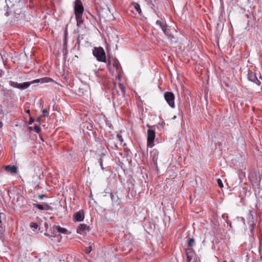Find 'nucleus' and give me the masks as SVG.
<instances>
[{
	"instance_id": "nucleus-3",
	"label": "nucleus",
	"mask_w": 262,
	"mask_h": 262,
	"mask_svg": "<svg viewBox=\"0 0 262 262\" xmlns=\"http://www.w3.org/2000/svg\"><path fill=\"white\" fill-rule=\"evenodd\" d=\"M93 53L98 61L100 62L106 61L105 53L102 47L95 48Z\"/></svg>"
},
{
	"instance_id": "nucleus-41",
	"label": "nucleus",
	"mask_w": 262,
	"mask_h": 262,
	"mask_svg": "<svg viewBox=\"0 0 262 262\" xmlns=\"http://www.w3.org/2000/svg\"><path fill=\"white\" fill-rule=\"evenodd\" d=\"M109 64H110V63H107V67H108V68H109ZM111 66L110 65V67Z\"/></svg>"
},
{
	"instance_id": "nucleus-12",
	"label": "nucleus",
	"mask_w": 262,
	"mask_h": 262,
	"mask_svg": "<svg viewBox=\"0 0 262 262\" xmlns=\"http://www.w3.org/2000/svg\"><path fill=\"white\" fill-rule=\"evenodd\" d=\"M5 170L10 172L11 174H14L17 172V168L15 165H8L5 166Z\"/></svg>"
},
{
	"instance_id": "nucleus-25",
	"label": "nucleus",
	"mask_w": 262,
	"mask_h": 262,
	"mask_svg": "<svg viewBox=\"0 0 262 262\" xmlns=\"http://www.w3.org/2000/svg\"><path fill=\"white\" fill-rule=\"evenodd\" d=\"M119 87L121 91H122V94H124L125 92V88L124 86V85L122 83H119Z\"/></svg>"
},
{
	"instance_id": "nucleus-16",
	"label": "nucleus",
	"mask_w": 262,
	"mask_h": 262,
	"mask_svg": "<svg viewBox=\"0 0 262 262\" xmlns=\"http://www.w3.org/2000/svg\"><path fill=\"white\" fill-rule=\"evenodd\" d=\"M187 259L189 262L191 261L193 259V252L191 249H187L186 250Z\"/></svg>"
},
{
	"instance_id": "nucleus-42",
	"label": "nucleus",
	"mask_w": 262,
	"mask_h": 262,
	"mask_svg": "<svg viewBox=\"0 0 262 262\" xmlns=\"http://www.w3.org/2000/svg\"><path fill=\"white\" fill-rule=\"evenodd\" d=\"M109 64H110V63H107V67H108V68H109ZM111 66L110 65V67Z\"/></svg>"
},
{
	"instance_id": "nucleus-13",
	"label": "nucleus",
	"mask_w": 262,
	"mask_h": 262,
	"mask_svg": "<svg viewBox=\"0 0 262 262\" xmlns=\"http://www.w3.org/2000/svg\"><path fill=\"white\" fill-rule=\"evenodd\" d=\"M90 230L89 227L84 224H80L78 227L77 228V233L81 234L85 231H89Z\"/></svg>"
},
{
	"instance_id": "nucleus-9",
	"label": "nucleus",
	"mask_w": 262,
	"mask_h": 262,
	"mask_svg": "<svg viewBox=\"0 0 262 262\" xmlns=\"http://www.w3.org/2000/svg\"><path fill=\"white\" fill-rule=\"evenodd\" d=\"M112 200V204L113 207H119L121 202V200L116 193L111 192L110 193Z\"/></svg>"
},
{
	"instance_id": "nucleus-4",
	"label": "nucleus",
	"mask_w": 262,
	"mask_h": 262,
	"mask_svg": "<svg viewBox=\"0 0 262 262\" xmlns=\"http://www.w3.org/2000/svg\"><path fill=\"white\" fill-rule=\"evenodd\" d=\"M109 70L113 76H115L118 80L120 79L121 74L119 63L118 61H114L112 66L109 67Z\"/></svg>"
},
{
	"instance_id": "nucleus-19",
	"label": "nucleus",
	"mask_w": 262,
	"mask_h": 262,
	"mask_svg": "<svg viewBox=\"0 0 262 262\" xmlns=\"http://www.w3.org/2000/svg\"><path fill=\"white\" fill-rule=\"evenodd\" d=\"M132 6L136 10L137 12H138L139 14H140L141 13V9L139 4L137 3H133Z\"/></svg>"
},
{
	"instance_id": "nucleus-5",
	"label": "nucleus",
	"mask_w": 262,
	"mask_h": 262,
	"mask_svg": "<svg viewBox=\"0 0 262 262\" xmlns=\"http://www.w3.org/2000/svg\"><path fill=\"white\" fill-rule=\"evenodd\" d=\"M164 98L171 108L174 107V95L172 92H165L164 93Z\"/></svg>"
},
{
	"instance_id": "nucleus-32",
	"label": "nucleus",
	"mask_w": 262,
	"mask_h": 262,
	"mask_svg": "<svg viewBox=\"0 0 262 262\" xmlns=\"http://www.w3.org/2000/svg\"><path fill=\"white\" fill-rule=\"evenodd\" d=\"M40 81V79H36V80H34L33 81H29V82H32V84H34L35 83H38Z\"/></svg>"
},
{
	"instance_id": "nucleus-26",
	"label": "nucleus",
	"mask_w": 262,
	"mask_h": 262,
	"mask_svg": "<svg viewBox=\"0 0 262 262\" xmlns=\"http://www.w3.org/2000/svg\"><path fill=\"white\" fill-rule=\"evenodd\" d=\"M216 182H217V183L219 186L220 188H223V186H224L223 184L222 183V180L220 179H217L216 180Z\"/></svg>"
},
{
	"instance_id": "nucleus-6",
	"label": "nucleus",
	"mask_w": 262,
	"mask_h": 262,
	"mask_svg": "<svg viewBox=\"0 0 262 262\" xmlns=\"http://www.w3.org/2000/svg\"><path fill=\"white\" fill-rule=\"evenodd\" d=\"M155 130L149 129L147 130V144L148 147H152L154 146V142L155 139Z\"/></svg>"
},
{
	"instance_id": "nucleus-45",
	"label": "nucleus",
	"mask_w": 262,
	"mask_h": 262,
	"mask_svg": "<svg viewBox=\"0 0 262 262\" xmlns=\"http://www.w3.org/2000/svg\"><path fill=\"white\" fill-rule=\"evenodd\" d=\"M45 225L46 226H47V225H46V223H45Z\"/></svg>"
},
{
	"instance_id": "nucleus-30",
	"label": "nucleus",
	"mask_w": 262,
	"mask_h": 262,
	"mask_svg": "<svg viewBox=\"0 0 262 262\" xmlns=\"http://www.w3.org/2000/svg\"><path fill=\"white\" fill-rule=\"evenodd\" d=\"M99 162L100 163V165L101 166V168L102 169V170H104V168L103 166V164H102V159L101 158H100L99 159Z\"/></svg>"
},
{
	"instance_id": "nucleus-34",
	"label": "nucleus",
	"mask_w": 262,
	"mask_h": 262,
	"mask_svg": "<svg viewBox=\"0 0 262 262\" xmlns=\"http://www.w3.org/2000/svg\"><path fill=\"white\" fill-rule=\"evenodd\" d=\"M106 124L109 127V128H113V125L110 122H106Z\"/></svg>"
},
{
	"instance_id": "nucleus-24",
	"label": "nucleus",
	"mask_w": 262,
	"mask_h": 262,
	"mask_svg": "<svg viewBox=\"0 0 262 262\" xmlns=\"http://www.w3.org/2000/svg\"><path fill=\"white\" fill-rule=\"evenodd\" d=\"M194 239L193 238H191L189 239L188 242V245L189 247H192L194 245Z\"/></svg>"
},
{
	"instance_id": "nucleus-35",
	"label": "nucleus",
	"mask_w": 262,
	"mask_h": 262,
	"mask_svg": "<svg viewBox=\"0 0 262 262\" xmlns=\"http://www.w3.org/2000/svg\"><path fill=\"white\" fill-rule=\"evenodd\" d=\"M2 221L0 220V231H1L2 230Z\"/></svg>"
},
{
	"instance_id": "nucleus-14",
	"label": "nucleus",
	"mask_w": 262,
	"mask_h": 262,
	"mask_svg": "<svg viewBox=\"0 0 262 262\" xmlns=\"http://www.w3.org/2000/svg\"><path fill=\"white\" fill-rule=\"evenodd\" d=\"M74 220L77 222H81L84 218V212L82 210L77 212L74 216Z\"/></svg>"
},
{
	"instance_id": "nucleus-46",
	"label": "nucleus",
	"mask_w": 262,
	"mask_h": 262,
	"mask_svg": "<svg viewBox=\"0 0 262 262\" xmlns=\"http://www.w3.org/2000/svg\"><path fill=\"white\" fill-rule=\"evenodd\" d=\"M45 225L46 226H47V225H46V223H45Z\"/></svg>"
},
{
	"instance_id": "nucleus-28",
	"label": "nucleus",
	"mask_w": 262,
	"mask_h": 262,
	"mask_svg": "<svg viewBox=\"0 0 262 262\" xmlns=\"http://www.w3.org/2000/svg\"><path fill=\"white\" fill-rule=\"evenodd\" d=\"M34 130L36 133H39L40 131V128L39 126L35 125L34 126Z\"/></svg>"
},
{
	"instance_id": "nucleus-44",
	"label": "nucleus",
	"mask_w": 262,
	"mask_h": 262,
	"mask_svg": "<svg viewBox=\"0 0 262 262\" xmlns=\"http://www.w3.org/2000/svg\"><path fill=\"white\" fill-rule=\"evenodd\" d=\"M230 262H234L233 260H231Z\"/></svg>"
},
{
	"instance_id": "nucleus-23",
	"label": "nucleus",
	"mask_w": 262,
	"mask_h": 262,
	"mask_svg": "<svg viewBox=\"0 0 262 262\" xmlns=\"http://www.w3.org/2000/svg\"><path fill=\"white\" fill-rule=\"evenodd\" d=\"M30 227L31 228L33 229V230L37 229L38 227V225L37 223L34 222H32L30 223Z\"/></svg>"
},
{
	"instance_id": "nucleus-10",
	"label": "nucleus",
	"mask_w": 262,
	"mask_h": 262,
	"mask_svg": "<svg viewBox=\"0 0 262 262\" xmlns=\"http://www.w3.org/2000/svg\"><path fill=\"white\" fill-rule=\"evenodd\" d=\"M5 2L7 6L5 15L9 16L12 13V9L15 6V2H16L14 0H5Z\"/></svg>"
},
{
	"instance_id": "nucleus-11",
	"label": "nucleus",
	"mask_w": 262,
	"mask_h": 262,
	"mask_svg": "<svg viewBox=\"0 0 262 262\" xmlns=\"http://www.w3.org/2000/svg\"><path fill=\"white\" fill-rule=\"evenodd\" d=\"M159 155V152L158 149H154L150 153V156L152 158L153 163L155 166H157L158 165V159Z\"/></svg>"
},
{
	"instance_id": "nucleus-31",
	"label": "nucleus",
	"mask_w": 262,
	"mask_h": 262,
	"mask_svg": "<svg viewBox=\"0 0 262 262\" xmlns=\"http://www.w3.org/2000/svg\"><path fill=\"white\" fill-rule=\"evenodd\" d=\"M47 111L46 109H43L42 110V116L43 117H45L47 116Z\"/></svg>"
},
{
	"instance_id": "nucleus-1",
	"label": "nucleus",
	"mask_w": 262,
	"mask_h": 262,
	"mask_svg": "<svg viewBox=\"0 0 262 262\" xmlns=\"http://www.w3.org/2000/svg\"><path fill=\"white\" fill-rule=\"evenodd\" d=\"M156 24L158 25L161 30L163 31L164 33L168 37V39L171 41H176V38L174 36L170 34L168 30L167 29V24L163 19L157 20L156 21Z\"/></svg>"
},
{
	"instance_id": "nucleus-47",
	"label": "nucleus",
	"mask_w": 262,
	"mask_h": 262,
	"mask_svg": "<svg viewBox=\"0 0 262 262\" xmlns=\"http://www.w3.org/2000/svg\"><path fill=\"white\" fill-rule=\"evenodd\" d=\"M190 262H194V260H191V261H190Z\"/></svg>"
},
{
	"instance_id": "nucleus-39",
	"label": "nucleus",
	"mask_w": 262,
	"mask_h": 262,
	"mask_svg": "<svg viewBox=\"0 0 262 262\" xmlns=\"http://www.w3.org/2000/svg\"><path fill=\"white\" fill-rule=\"evenodd\" d=\"M26 112L27 113H28V114H30V111L29 110H28L26 111Z\"/></svg>"
},
{
	"instance_id": "nucleus-27",
	"label": "nucleus",
	"mask_w": 262,
	"mask_h": 262,
	"mask_svg": "<svg viewBox=\"0 0 262 262\" xmlns=\"http://www.w3.org/2000/svg\"><path fill=\"white\" fill-rule=\"evenodd\" d=\"M117 138L118 139V140L121 143H122L123 142V139L121 135L118 134L117 135Z\"/></svg>"
},
{
	"instance_id": "nucleus-36",
	"label": "nucleus",
	"mask_w": 262,
	"mask_h": 262,
	"mask_svg": "<svg viewBox=\"0 0 262 262\" xmlns=\"http://www.w3.org/2000/svg\"><path fill=\"white\" fill-rule=\"evenodd\" d=\"M240 219H241V221H242L244 224H245V219H244V217H240Z\"/></svg>"
},
{
	"instance_id": "nucleus-43",
	"label": "nucleus",
	"mask_w": 262,
	"mask_h": 262,
	"mask_svg": "<svg viewBox=\"0 0 262 262\" xmlns=\"http://www.w3.org/2000/svg\"><path fill=\"white\" fill-rule=\"evenodd\" d=\"M176 116H174L173 117V119H176Z\"/></svg>"
},
{
	"instance_id": "nucleus-8",
	"label": "nucleus",
	"mask_w": 262,
	"mask_h": 262,
	"mask_svg": "<svg viewBox=\"0 0 262 262\" xmlns=\"http://www.w3.org/2000/svg\"><path fill=\"white\" fill-rule=\"evenodd\" d=\"M248 79L258 86L261 84L260 81L257 78L256 74L251 70H249L247 74Z\"/></svg>"
},
{
	"instance_id": "nucleus-21",
	"label": "nucleus",
	"mask_w": 262,
	"mask_h": 262,
	"mask_svg": "<svg viewBox=\"0 0 262 262\" xmlns=\"http://www.w3.org/2000/svg\"><path fill=\"white\" fill-rule=\"evenodd\" d=\"M10 85L13 88L19 89V83L17 82L11 81L10 82Z\"/></svg>"
},
{
	"instance_id": "nucleus-37",
	"label": "nucleus",
	"mask_w": 262,
	"mask_h": 262,
	"mask_svg": "<svg viewBox=\"0 0 262 262\" xmlns=\"http://www.w3.org/2000/svg\"><path fill=\"white\" fill-rule=\"evenodd\" d=\"M3 126V124L2 121H0V128H1Z\"/></svg>"
},
{
	"instance_id": "nucleus-20",
	"label": "nucleus",
	"mask_w": 262,
	"mask_h": 262,
	"mask_svg": "<svg viewBox=\"0 0 262 262\" xmlns=\"http://www.w3.org/2000/svg\"><path fill=\"white\" fill-rule=\"evenodd\" d=\"M58 226L54 225L53 227H52L51 228V233L54 236H56L58 234V233H57Z\"/></svg>"
},
{
	"instance_id": "nucleus-18",
	"label": "nucleus",
	"mask_w": 262,
	"mask_h": 262,
	"mask_svg": "<svg viewBox=\"0 0 262 262\" xmlns=\"http://www.w3.org/2000/svg\"><path fill=\"white\" fill-rule=\"evenodd\" d=\"M57 233L58 234H68V230L67 229L62 228L60 227L59 226H58V229H57Z\"/></svg>"
},
{
	"instance_id": "nucleus-29",
	"label": "nucleus",
	"mask_w": 262,
	"mask_h": 262,
	"mask_svg": "<svg viewBox=\"0 0 262 262\" xmlns=\"http://www.w3.org/2000/svg\"><path fill=\"white\" fill-rule=\"evenodd\" d=\"M92 250V246H89L88 247H87L85 249V252L88 254L90 253Z\"/></svg>"
},
{
	"instance_id": "nucleus-40",
	"label": "nucleus",
	"mask_w": 262,
	"mask_h": 262,
	"mask_svg": "<svg viewBox=\"0 0 262 262\" xmlns=\"http://www.w3.org/2000/svg\"><path fill=\"white\" fill-rule=\"evenodd\" d=\"M109 64H110V63H107V67H108V68H109ZM111 66L110 65V67Z\"/></svg>"
},
{
	"instance_id": "nucleus-7",
	"label": "nucleus",
	"mask_w": 262,
	"mask_h": 262,
	"mask_svg": "<svg viewBox=\"0 0 262 262\" xmlns=\"http://www.w3.org/2000/svg\"><path fill=\"white\" fill-rule=\"evenodd\" d=\"M248 215V223L250 225V233L252 236H254L255 235L254 228L256 224L254 223L253 215L251 210L249 211Z\"/></svg>"
},
{
	"instance_id": "nucleus-33",
	"label": "nucleus",
	"mask_w": 262,
	"mask_h": 262,
	"mask_svg": "<svg viewBox=\"0 0 262 262\" xmlns=\"http://www.w3.org/2000/svg\"><path fill=\"white\" fill-rule=\"evenodd\" d=\"M46 196L45 195V194H40L38 195V198L39 199H43L45 197H46Z\"/></svg>"
},
{
	"instance_id": "nucleus-2",
	"label": "nucleus",
	"mask_w": 262,
	"mask_h": 262,
	"mask_svg": "<svg viewBox=\"0 0 262 262\" xmlns=\"http://www.w3.org/2000/svg\"><path fill=\"white\" fill-rule=\"evenodd\" d=\"M84 9L81 0H75L74 2V13L77 19L82 17Z\"/></svg>"
},
{
	"instance_id": "nucleus-38",
	"label": "nucleus",
	"mask_w": 262,
	"mask_h": 262,
	"mask_svg": "<svg viewBox=\"0 0 262 262\" xmlns=\"http://www.w3.org/2000/svg\"><path fill=\"white\" fill-rule=\"evenodd\" d=\"M30 123H32L33 122V118L31 117H30Z\"/></svg>"
},
{
	"instance_id": "nucleus-15",
	"label": "nucleus",
	"mask_w": 262,
	"mask_h": 262,
	"mask_svg": "<svg viewBox=\"0 0 262 262\" xmlns=\"http://www.w3.org/2000/svg\"><path fill=\"white\" fill-rule=\"evenodd\" d=\"M33 206L34 207L37 208L40 210H48L50 208V206L47 204H33Z\"/></svg>"
},
{
	"instance_id": "nucleus-22",
	"label": "nucleus",
	"mask_w": 262,
	"mask_h": 262,
	"mask_svg": "<svg viewBox=\"0 0 262 262\" xmlns=\"http://www.w3.org/2000/svg\"><path fill=\"white\" fill-rule=\"evenodd\" d=\"M67 32L66 31L64 35V37L63 39V47L64 48H67Z\"/></svg>"
},
{
	"instance_id": "nucleus-17",
	"label": "nucleus",
	"mask_w": 262,
	"mask_h": 262,
	"mask_svg": "<svg viewBox=\"0 0 262 262\" xmlns=\"http://www.w3.org/2000/svg\"><path fill=\"white\" fill-rule=\"evenodd\" d=\"M31 84H32V82H25L22 83H19V89L20 90H25L28 88Z\"/></svg>"
}]
</instances>
